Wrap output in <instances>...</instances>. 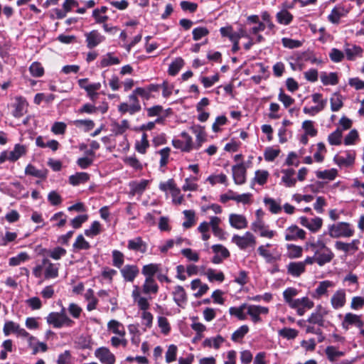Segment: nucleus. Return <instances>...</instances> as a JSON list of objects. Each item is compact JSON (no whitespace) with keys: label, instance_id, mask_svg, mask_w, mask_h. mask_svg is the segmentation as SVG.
Here are the masks:
<instances>
[{"label":"nucleus","instance_id":"obj_1","mask_svg":"<svg viewBox=\"0 0 364 364\" xmlns=\"http://www.w3.org/2000/svg\"><path fill=\"white\" fill-rule=\"evenodd\" d=\"M46 318L49 325L56 328H60L63 326L70 327L74 323V321L67 316L64 307L62 308L60 312L50 313Z\"/></svg>","mask_w":364,"mask_h":364},{"label":"nucleus","instance_id":"obj_2","mask_svg":"<svg viewBox=\"0 0 364 364\" xmlns=\"http://www.w3.org/2000/svg\"><path fill=\"white\" fill-rule=\"evenodd\" d=\"M328 234L331 237H350L354 233V230L348 223L340 222L328 227Z\"/></svg>","mask_w":364,"mask_h":364},{"label":"nucleus","instance_id":"obj_3","mask_svg":"<svg viewBox=\"0 0 364 364\" xmlns=\"http://www.w3.org/2000/svg\"><path fill=\"white\" fill-rule=\"evenodd\" d=\"M328 314V310L321 305H318L315 311L311 313L307 321L310 323L324 326V317Z\"/></svg>","mask_w":364,"mask_h":364},{"label":"nucleus","instance_id":"obj_4","mask_svg":"<svg viewBox=\"0 0 364 364\" xmlns=\"http://www.w3.org/2000/svg\"><path fill=\"white\" fill-rule=\"evenodd\" d=\"M232 241L240 249H245L249 246L255 245L256 243L255 237L250 232H246L243 236L235 235L232 238Z\"/></svg>","mask_w":364,"mask_h":364},{"label":"nucleus","instance_id":"obj_5","mask_svg":"<svg viewBox=\"0 0 364 364\" xmlns=\"http://www.w3.org/2000/svg\"><path fill=\"white\" fill-rule=\"evenodd\" d=\"M95 357L103 364H114V355L106 347H100L95 351Z\"/></svg>","mask_w":364,"mask_h":364},{"label":"nucleus","instance_id":"obj_6","mask_svg":"<svg viewBox=\"0 0 364 364\" xmlns=\"http://www.w3.org/2000/svg\"><path fill=\"white\" fill-rule=\"evenodd\" d=\"M269 309L267 307L258 305H247V314L250 315L252 321L256 323L262 321L261 314H267Z\"/></svg>","mask_w":364,"mask_h":364},{"label":"nucleus","instance_id":"obj_7","mask_svg":"<svg viewBox=\"0 0 364 364\" xmlns=\"http://www.w3.org/2000/svg\"><path fill=\"white\" fill-rule=\"evenodd\" d=\"M85 36L87 47L90 49L95 48L105 39V36L97 30H92L90 32L85 33Z\"/></svg>","mask_w":364,"mask_h":364},{"label":"nucleus","instance_id":"obj_8","mask_svg":"<svg viewBox=\"0 0 364 364\" xmlns=\"http://www.w3.org/2000/svg\"><path fill=\"white\" fill-rule=\"evenodd\" d=\"M315 255L316 257V264L320 267L331 262L334 257L333 252L328 247L322 250H316Z\"/></svg>","mask_w":364,"mask_h":364},{"label":"nucleus","instance_id":"obj_9","mask_svg":"<svg viewBox=\"0 0 364 364\" xmlns=\"http://www.w3.org/2000/svg\"><path fill=\"white\" fill-rule=\"evenodd\" d=\"M232 177L236 184L241 185L246 180V168L243 163L235 165L232 168Z\"/></svg>","mask_w":364,"mask_h":364},{"label":"nucleus","instance_id":"obj_10","mask_svg":"<svg viewBox=\"0 0 364 364\" xmlns=\"http://www.w3.org/2000/svg\"><path fill=\"white\" fill-rule=\"evenodd\" d=\"M42 263L46 279H53L58 276L59 264H53L48 258L43 259Z\"/></svg>","mask_w":364,"mask_h":364},{"label":"nucleus","instance_id":"obj_11","mask_svg":"<svg viewBox=\"0 0 364 364\" xmlns=\"http://www.w3.org/2000/svg\"><path fill=\"white\" fill-rule=\"evenodd\" d=\"M172 294L173 301L176 305L179 307L184 308L188 300L187 294L184 288L180 285L175 287Z\"/></svg>","mask_w":364,"mask_h":364},{"label":"nucleus","instance_id":"obj_12","mask_svg":"<svg viewBox=\"0 0 364 364\" xmlns=\"http://www.w3.org/2000/svg\"><path fill=\"white\" fill-rule=\"evenodd\" d=\"M120 272L126 282H132L139 274V270L136 265L127 264L120 268Z\"/></svg>","mask_w":364,"mask_h":364},{"label":"nucleus","instance_id":"obj_13","mask_svg":"<svg viewBox=\"0 0 364 364\" xmlns=\"http://www.w3.org/2000/svg\"><path fill=\"white\" fill-rule=\"evenodd\" d=\"M305 235L306 232L304 230L296 225H291L285 231V240L287 241H293L298 239H304Z\"/></svg>","mask_w":364,"mask_h":364},{"label":"nucleus","instance_id":"obj_14","mask_svg":"<svg viewBox=\"0 0 364 364\" xmlns=\"http://www.w3.org/2000/svg\"><path fill=\"white\" fill-rule=\"evenodd\" d=\"M354 325L358 328H361L363 326V322L360 319V316L353 313H347L342 322V327L348 330L349 326Z\"/></svg>","mask_w":364,"mask_h":364},{"label":"nucleus","instance_id":"obj_15","mask_svg":"<svg viewBox=\"0 0 364 364\" xmlns=\"http://www.w3.org/2000/svg\"><path fill=\"white\" fill-rule=\"evenodd\" d=\"M127 248L129 250L139 252L141 254H144L147 251V244L143 241L141 237H136L128 240Z\"/></svg>","mask_w":364,"mask_h":364},{"label":"nucleus","instance_id":"obj_16","mask_svg":"<svg viewBox=\"0 0 364 364\" xmlns=\"http://www.w3.org/2000/svg\"><path fill=\"white\" fill-rule=\"evenodd\" d=\"M344 52L348 60H354L357 57H360L363 49L356 45L346 43L344 47Z\"/></svg>","mask_w":364,"mask_h":364},{"label":"nucleus","instance_id":"obj_17","mask_svg":"<svg viewBox=\"0 0 364 364\" xmlns=\"http://www.w3.org/2000/svg\"><path fill=\"white\" fill-rule=\"evenodd\" d=\"M252 230L255 232L259 231L261 237L272 238L274 235V231L267 230L263 222L259 219H257L252 224Z\"/></svg>","mask_w":364,"mask_h":364},{"label":"nucleus","instance_id":"obj_18","mask_svg":"<svg viewBox=\"0 0 364 364\" xmlns=\"http://www.w3.org/2000/svg\"><path fill=\"white\" fill-rule=\"evenodd\" d=\"M331 304L335 309L343 307L346 304L345 291L343 289L336 291L331 299Z\"/></svg>","mask_w":364,"mask_h":364},{"label":"nucleus","instance_id":"obj_19","mask_svg":"<svg viewBox=\"0 0 364 364\" xmlns=\"http://www.w3.org/2000/svg\"><path fill=\"white\" fill-rule=\"evenodd\" d=\"M14 106L15 109L13 112V115L16 118H19L26 113L28 104L23 97H17L16 98V103Z\"/></svg>","mask_w":364,"mask_h":364},{"label":"nucleus","instance_id":"obj_20","mask_svg":"<svg viewBox=\"0 0 364 364\" xmlns=\"http://www.w3.org/2000/svg\"><path fill=\"white\" fill-rule=\"evenodd\" d=\"M229 222L230 225L236 229H243L247 226V221L245 217L239 214H230Z\"/></svg>","mask_w":364,"mask_h":364},{"label":"nucleus","instance_id":"obj_21","mask_svg":"<svg viewBox=\"0 0 364 364\" xmlns=\"http://www.w3.org/2000/svg\"><path fill=\"white\" fill-rule=\"evenodd\" d=\"M287 269L288 274L294 277H299L306 270V268L304 267V265L301 262H290L287 265Z\"/></svg>","mask_w":364,"mask_h":364},{"label":"nucleus","instance_id":"obj_22","mask_svg":"<svg viewBox=\"0 0 364 364\" xmlns=\"http://www.w3.org/2000/svg\"><path fill=\"white\" fill-rule=\"evenodd\" d=\"M333 160L339 166H349L354 163L355 154L347 152L346 156L336 155L334 156Z\"/></svg>","mask_w":364,"mask_h":364},{"label":"nucleus","instance_id":"obj_23","mask_svg":"<svg viewBox=\"0 0 364 364\" xmlns=\"http://www.w3.org/2000/svg\"><path fill=\"white\" fill-rule=\"evenodd\" d=\"M334 284L328 280L321 282L316 287L315 292L313 294V296L315 298H320L323 295H327L328 289L333 287Z\"/></svg>","mask_w":364,"mask_h":364},{"label":"nucleus","instance_id":"obj_24","mask_svg":"<svg viewBox=\"0 0 364 364\" xmlns=\"http://www.w3.org/2000/svg\"><path fill=\"white\" fill-rule=\"evenodd\" d=\"M142 291L144 294H156L159 291V286L154 278H146L142 286Z\"/></svg>","mask_w":364,"mask_h":364},{"label":"nucleus","instance_id":"obj_25","mask_svg":"<svg viewBox=\"0 0 364 364\" xmlns=\"http://www.w3.org/2000/svg\"><path fill=\"white\" fill-rule=\"evenodd\" d=\"M90 179V175L85 172H78L69 177V183L73 186H77L86 183Z\"/></svg>","mask_w":364,"mask_h":364},{"label":"nucleus","instance_id":"obj_26","mask_svg":"<svg viewBox=\"0 0 364 364\" xmlns=\"http://www.w3.org/2000/svg\"><path fill=\"white\" fill-rule=\"evenodd\" d=\"M45 255L53 259L58 260L66 255V250L61 247H56L53 249H45L43 250Z\"/></svg>","mask_w":364,"mask_h":364},{"label":"nucleus","instance_id":"obj_27","mask_svg":"<svg viewBox=\"0 0 364 364\" xmlns=\"http://www.w3.org/2000/svg\"><path fill=\"white\" fill-rule=\"evenodd\" d=\"M314 302L310 300L308 297H302L301 299H296L294 301H291V304L289 306L291 308H306L310 309L314 307Z\"/></svg>","mask_w":364,"mask_h":364},{"label":"nucleus","instance_id":"obj_28","mask_svg":"<svg viewBox=\"0 0 364 364\" xmlns=\"http://www.w3.org/2000/svg\"><path fill=\"white\" fill-rule=\"evenodd\" d=\"M345 15V9L342 6H336L333 8L328 18L329 21L337 24L339 23L340 18Z\"/></svg>","mask_w":364,"mask_h":364},{"label":"nucleus","instance_id":"obj_29","mask_svg":"<svg viewBox=\"0 0 364 364\" xmlns=\"http://www.w3.org/2000/svg\"><path fill=\"white\" fill-rule=\"evenodd\" d=\"M26 154V148L23 145L16 144L14 150L9 151V161L14 162Z\"/></svg>","mask_w":364,"mask_h":364},{"label":"nucleus","instance_id":"obj_30","mask_svg":"<svg viewBox=\"0 0 364 364\" xmlns=\"http://www.w3.org/2000/svg\"><path fill=\"white\" fill-rule=\"evenodd\" d=\"M160 270V264H149L144 265L142 268L141 273L146 277V278H153L155 274H158Z\"/></svg>","mask_w":364,"mask_h":364},{"label":"nucleus","instance_id":"obj_31","mask_svg":"<svg viewBox=\"0 0 364 364\" xmlns=\"http://www.w3.org/2000/svg\"><path fill=\"white\" fill-rule=\"evenodd\" d=\"M220 221L221 220L218 217L213 216L210 218V225L212 228L213 234L215 236L222 239L223 238L224 232L223 230L219 227Z\"/></svg>","mask_w":364,"mask_h":364},{"label":"nucleus","instance_id":"obj_32","mask_svg":"<svg viewBox=\"0 0 364 364\" xmlns=\"http://www.w3.org/2000/svg\"><path fill=\"white\" fill-rule=\"evenodd\" d=\"M264 203L269 207V211L273 214H277L282 210L280 203L277 202L272 198L266 197L264 198Z\"/></svg>","mask_w":364,"mask_h":364},{"label":"nucleus","instance_id":"obj_33","mask_svg":"<svg viewBox=\"0 0 364 364\" xmlns=\"http://www.w3.org/2000/svg\"><path fill=\"white\" fill-rule=\"evenodd\" d=\"M325 353L330 361H334L345 354L344 352L338 350L335 346H332L326 347Z\"/></svg>","mask_w":364,"mask_h":364},{"label":"nucleus","instance_id":"obj_34","mask_svg":"<svg viewBox=\"0 0 364 364\" xmlns=\"http://www.w3.org/2000/svg\"><path fill=\"white\" fill-rule=\"evenodd\" d=\"M85 298L88 301L87 309L90 311L96 309L97 299L94 296V291L89 289L85 294Z\"/></svg>","mask_w":364,"mask_h":364},{"label":"nucleus","instance_id":"obj_35","mask_svg":"<svg viewBox=\"0 0 364 364\" xmlns=\"http://www.w3.org/2000/svg\"><path fill=\"white\" fill-rule=\"evenodd\" d=\"M184 65V60L181 58H176L169 65L168 73L170 75H176Z\"/></svg>","mask_w":364,"mask_h":364},{"label":"nucleus","instance_id":"obj_36","mask_svg":"<svg viewBox=\"0 0 364 364\" xmlns=\"http://www.w3.org/2000/svg\"><path fill=\"white\" fill-rule=\"evenodd\" d=\"M276 17L277 21L284 25L289 24L293 19V16L286 9L278 12Z\"/></svg>","mask_w":364,"mask_h":364},{"label":"nucleus","instance_id":"obj_37","mask_svg":"<svg viewBox=\"0 0 364 364\" xmlns=\"http://www.w3.org/2000/svg\"><path fill=\"white\" fill-rule=\"evenodd\" d=\"M108 328L114 333L118 334L120 336L125 335V331L123 325L116 320H111L107 324Z\"/></svg>","mask_w":364,"mask_h":364},{"label":"nucleus","instance_id":"obj_38","mask_svg":"<svg viewBox=\"0 0 364 364\" xmlns=\"http://www.w3.org/2000/svg\"><path fill=\"white\" fill-rule=\"evenodd\" d=\"M247 309V304H243L239 307L230 308L229 312L231 315L235 316L240 320H245L246 315L244 313L245 310Z\"/></svg>","mask_w":364,"mask_h":364},{"label":"nucleus","instance_id":"obj_39","mask_svg":"<svg viewBox=\"0 0 364 364\" xmlns=\"http://www.w3.org/2000/svg\"><path fill=\"white\" fill-rule=\"evenodd\" d=\"M120 60L117 57H114L111 53L106 54L102 59L100 65L102 68L112 65L119 64Z\"/></svg>","mask_w":364,"mask_h":364},{"label":"nucleus","instance_id":"obj_40","mask_svg":"<svg viewBox=\"0 0 364 364\" xmlns=\"http://www.w3.org/2000/svg\"><path fill=\"white\" fill-rule=\"evenodd\" d=\"M321 80L325 85H335L338 82V76L336 73H330L329 74L323 73L321 75Z\"/></svg>","mask_w":364,"mask_h":364},{"label":"nucleus","instance_id":"obj_41","mask_svg":"<svg viewBox=\"0 0 364 364\" xmlns=\"http://www.w3.org/2000/svg\"><path fill=\"white\" fill-rule=\"evenodd\" d=\"M331 109L333 112L338 111L343 107L342 97L338 93H334L331 97Z\"/></svg>","mask_w":364,"mask_h":364},{"label":"nucleus","instance_id":"obj_42","mask_svg":"<svg viewBox=\"0 0 364 364\" xmlns=\"http://www.w3.org/2000/svg\"><path fill=\"white\" fill-rule=\"evenodd\" d=\"M288 257L290 259L299 258L302 256L303 249L300 246L287 245Z\"/></svg>","mask_w":364,"mask_h":364},{"label":"nucleus","instance_id":"obj_43","mask_svg":"<svg viewBox=\"0 0 364 364\" xmlns=\"http://www.w3.org/2000/svg\"><path fill=\"white\" fill-rule=\"evenodd\" d=\"M101 84L100 82H96L89 85V87L85 90L88 97L92 101L95 102L97 99L99 94L97 91L99 90Z\"/></svg>","mask_w":364,"mask_h":364},{"label":"nucleus","instance_id":"obj_44","mask_svg":"<svg viewBox=\"0 0 364 364\" xmlns=\"http://www.w3.org/2000/svg\"><path fill=\"white\" fill-rule=\"evenodd\" d=\"M298 331L291 328H284L278 331L279 336L288 340L294 339L298 336Z\"/></svg>","mask_w":364,"mask_h":364},{"label":"nucleus","instance_id":"obj_45","mask_svg":"<svg viewBox=\"0 0 364 364\" xmlns=\"http://www.w3.org/2000/svg\"><path fill=\"white\" fill-rule=\"evenodd\" d=\"M147 138V134L146 133H144L142 134L141 141H136L135 148L138 152L141 154L146 153V149L149 146V143Z\"/></svg>","mask_w":364,"mask_h":364},{"label":"nucleus","instance_id":"obj_46","mask_svg":"<svg viewBox=\"0 0 364 364\" xmlns=\"http://www.w3.org/2000/svg\"><path fill=\"white\" fill-rule=\"evenodd\" d=\"M191 129L196 136V139L198 142V146H200L201 144L205 140L204 128L200 125H193Z\"/></svg>","mask_w":364,"mask_h":364},{"label":"nucleus","instance_id":"obj_47","mask_svg":"<svg viewBox=\"0 0 364 364\" xmlns=\"http://www.w3.org/2000/svg\"><path fill=\"white\" fill-rule=\"evenodd\" d=\"M112 262L113 265L119 269H120L124 262V256L122 252L119 250H113L112 251Z\"/></svg>","mask_w":364,"mask_h":364},{"label":"nucleus","instance_id":"obj_48","mask_svg":"<svg viewBox=\"0 0 364 364\" xmlns=\"http://www.w3.org/2000/svg\"><path fill=\"white\" fill-rule=\"evenodd\" d=\"M316 174L318 178L328 179L331 181L336 178L337 175V171L334 168H332L330 170L317 171Z\"/></svg>","mask_w":364,"mask_h":364},{"label":"nucleus","instance_id":"obj_49","mask_svg":"<svg viewBox=\"0 0 364 364\" xmlns=\"http://www.w3.org/2000/svg\"><path fill=\"white\" fill-rule=\"evenodd\" d=\"M186 221L183 223V227L190 228L195 224V213L193 210H186L183 211Z\"/></svg>","mask_w":364,"mask_h":364},{"label":"nucleus","instance_id":"obj_50","mask_svg":"<svg viewBox=\"0 0 364 364\" xmlns=\"http://www.w3.org/2000/svg\"><path fill=\"white\" fill-rule=\"evenodd\" d=\"M101 232V225L98 221H94L89 229L85 230V235L87 237H94Z\"/></svg>","mask_w":364,"mask_h":364},{"label":"nucleus","instance_id":"obj_51","mask_svg":"<svg viewBox=\"0 0 364 364\" xmlns=\"http://www.w3.org/2000/svg\"><path fill=\"white\" fill-rule=\"evenodd\" d=\"M20 328L19 324L9 321L4 323L3 331L5 336H9L11 333H17L18 328Z\"/></svg>","mask_w":364,"mask_h":364},{"label":"nucleus","instance_id":"obj_52","mask_svg":"<svg viewBox=\"0 0 364 364\" xmlns=\"http://www.w3.org/2000/svg\"><path fill=\"white\" fill-rule=\"evenodd\" d=\"M29 256L26 252H21L18 255L11 257L9 259V265L11 266H17L19 265L21 262H23L28 259Z\"/></svg>","mask_w":364,"mask_h":364},{"label":"nucleus","instance_id":"obj_53","mask_svg":"<svg viewBox=\"0 0 364 364\" xmlns=\"http://www.w3.org/2000/svg\"><path fill=\"white\" fill-rule=\"evenodd\" d=\"M29 70L31 74L36 77H41L44 73L43 68L38 62L33 63L29 68Z\"/></svg>","mask_w":364,"mask_h":364},{"label":"nucleus","instance_id":"obj_54","mask_svg":"<svg viewBox=\"0 0 364 364\" xmlns=\"http://www.w3.org/2000/svg\"><path fill=\"white\" fill-rule=\"evenodd\" d=\"M297 294L298 290L293 287L287 288L283 292L284 299L289 306L291 305V301L294 300L293 298Z\"/></svg>","mask_w":364,"mask_h":364},{"label":"nucleus","instance_id":"obj_55","mask_svg":"<svg viewBox=\"0 0 364 364\" xmlns=\"http://www.w3.org/2000/svg\"><path fill=\"white\" fill-rule=\"evenodd\" d=\"M176 354H177V347L176 346L172 344L170 345L168 348L167 351L166 352V362L170 363L176 360Z\"/></svg>","mask_w":364,"mask_h":364},{"label":"nucleus","instance_id":"obj_56","mask_svg":"<svg viewBox=\"0 0 364 364\" xmlns=\"http://www.w3.org/2000/svg\"><path fill=\"white\" fill-rule=\"evenodd\" d=\"M341 136H342V132L339 129H337L336 131L332 132L328 136V142L331 145H339L341 143Z\"/></svg>","mask_w":364,"mask_h":364},{"label":"nucleus","instance_id":"obj_57","mask_svg":"<svg viewBox=\"0 0 364 364\" xmlns=\"http://www.w3.org/2000/svg\"><path fill=\"white\" fill-rule=\"evenodd\" d=\"M302 128L305 130L306 134L315 136L317 130L314 127V122L311 120H306L302 123Z\"/></svg>","mask_w":364,"mask_h":364},{"label":"nucleus","instance_id":"obj_58","mask_svg":"<svg viewBox=\"0 0 364 364\" xmlns=\"http://www.w3.org/2000/svg\"><path fill=\"white\" fill-rule=\"evenodd\" d=\"M73 247L79 250H88L90 245L87 241H86L82 235L77 237Z\"/></svg>","mask_w":364,"mask_h":364},{"label":"nucleus","instance_id":"obj_59","mask_svg":"<svg viewBox=\"0 0 364 364\" xmlns=\"http://www.w3.org/2000/svg\"><path fill=\"white\" fill-rule=\"evenodd\" d=\"M205 274L210 282L214 280L223 282L225 279V276L222 272L215 273L213 269H208Z\"/></svg>","mask_w":364,"mask_h":364},{"label":"nucleus","instance_id":"obj_60","mask_svg":"<svg viewBox=\"0 0 364 364\" xmlns=\"http://www.w3.org/2000/svg\"><path fill=\"white\" fill-rule=\"evenodd\" d=\"M193 38L194 41H199L203 37L209 33V31L205 27H198L193 30Z\"/></svg>","mask_w":364,"mask_h":364},{"label":"nucleus","instance_id":"obj_61","mask_svg":"<svg viewBox=\"0 0 364 364\" xmlns=\"http://www.w3.org/2000/svg\"><path fill=\"white\" fill-rule=\"evenodd\" d=\"M25 173L27 175H31V176L38 177V178L46 177V175L44 174V173L42 171L37 169L35 166H33L31 164H28L26 167Z\"/></svg>","mask_w":364,"mask_h":364},{"label":"nucleus","instance_id":"obj_62","mask_svg":"<svg viewBox=\"0 0 364 364\" xmlns=\"http://www.w3.org/2000/svg\"><path fill=\"white\" fill-rule=\"evenodd\" d=\"M124 162L134 169L140 170L142 168V165L135 156H127L124 158Z\"/></svg>","mask_w":364,"mask_h":364},{"label":"nucleus","instance_id":"obj_63","mask_svg":"<svg viewBox=\"0 0 364 364\" xmlns=\"http://www.w3.org/2000/svg\"><path fill=\"white\" fill-rule=\"evenodd\" d=\"M268 176H269V173L267 171L258 170L255 172V180L259 185H264L267 182Z\"/></svg>","mask_w":364,"mask_h":364},{"label":"nucleus","instance_id":"obj_64","mask_svg":"<svg viewBox=\"0 0 364 364\" xmlns=\"http://www.w3.org/2000/svg\"><path fill=\"white\" fill-rule=\"evenodd\" d=\"M213 251L218 254L222 258H227L230 256V252L227 248L222 245H214L212 246Z\"/></svg>","mask_w":364,"mask_h":364}]
</instances>
